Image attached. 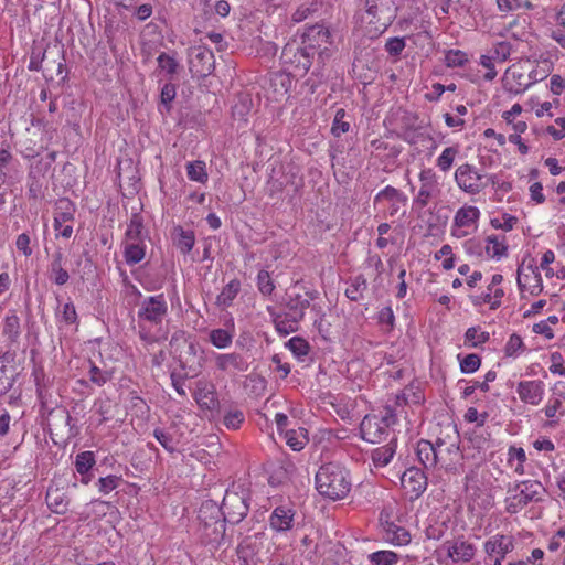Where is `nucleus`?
<instances>
[{
  "instance_id": "22",
  "label": "nucleus",
  "mask_w": 565,
  "mask_h": 565,
  "mask_svg": "<svg viewBox=\"0 0 565 565\" xmlns=\"http://www.w3.org/2000/svg\"><path fill=\"white\" fill-rule=\"evenodd\" d=\"M194 398L199 406L204 409L212 411L218 405L216 393L213 385L198 383Z\"/></svg>"
},
{
  "instance_id": "15",
  "label": "nucleus",
  "mask_w": 565,
  "mask_h": 565,
  "mask_svg": "<svg viewBox=\"0 0 565 565\" xmlns=\"http://www.w3.org/2000/svg\"><path fill=\"white\" fill-rule=\"evenodd\" d=\"M444 547L447 550L448 556L455 563L470 562L476 554V547L471 543L462 539H457L455 541H446L444 543Z\"/></svg>"
},
{
  "instance_id": "29",
  "label": "nucleus",
  "mask_w": 565,
  "mask_h": 565,
  "mask_svg": "<svg viewBox=\"0 0 565 565\" xmlns=\"http://www.w3.org/2000/svg\"><path fill=\"white\" fill-rule=\"evenodd\" d=\"M62 262H63L62 252H55L53 254V259L50 265V271H51L50 278L58 286L65 285L70 279V275L63 268Z\"/></svg>"
},
{
  "instance_id": "13",
  "label": "nucleus",
  "mask_w": 565,
  "mask_h": 565,
  "mask_svg": "<svg viewBox=\"0 0 565 565\" xmlns=\"http://www.w3.org/2000/svg\"><path fill=\"white\" fill-rule=\"evenodd\" d=\"M459 434L455 425L449 424L447 426L446 438L437 437L435 444V450L437 455V462L446 461V456L457 454L459 450L458 446Z\"/></svg>"
},
{
  "instance_id": "25",
  "label": "nucleus",
  "mask_w": 565,
  "mask_h": 565,
  "mask_svg": "<svg viewBox=\"0 0 565 565\" xmlns=\"http://www.w3.org/2000/svg\"><path fill=\"white\" fill-rule=\"evenodd\" d=\"M172 235L175 247L183 255H186L192 250L195 243V235L193 231H185L182 226H175Z\"/></svg>"
},
{
  "instance_id": "56",
  "label": "nucleus",
  "mask_w": 565,
  "mask_h": 565,
  "mask_svg": "<svg viewBox=\"0 0 565 565\" xmlns=\"http://www.w3.org/2000/svg\"><path fill=\"white\" fill-rule=\"evenodd\" d=\"M243 422H244V414H243V412H241L238 409L231 411L224 416V425L230 429L239 428V426Z\"/></svg>"
},
{
  "instance_id": "43",
  "label": "nucleus",
  "mask_w": 565,
  "mask_h": 565,
  "mask_svg": "<svg viewBox=\"0 0 565 565\" xmlns=\"http://www.w3.org/2000/svg\"><path fill=\"white\" fill-rule=\"evenodd\" d=\"M257 287L259 292L264 296H270L274 292L276 286L267 270H259L257 275Z\"/></svg>"
},
{
  "instance_id": "59",
  "label": "nucleus",
  "mask_w": 565,
  "mask_h": 565,
  "mask_svg": "<svg viewBox=\"0 0 565 565\" xmlns=\"http://www.w3.org/2000/svg\"><path fill=\"white\" fill-rule=\"evenodd\" d=\"M522 348H523V341H522L521 337L518 334H512L505 345L504 351L508 356H512V355L516 354V352L519 350H521Z\"/></svg>"
},
{
  "instance_id": "3",
  "label": "nucleus",
  "mask_w": 565,
  "mask_h": 565,
  "mask_svg": "<svg viewBox=\"0 0 565 565\" xmlns=\"http://www.w3.org/2000/svg\"><path fill=\"white\" fill-rule=\"evenodd\" d=\"M313 56L315 50L307 46L302 41L291 40L282 47L280 60L295 76H302L311 67Z\"/></svg>"
},
{
  "instance_id": "46",
  "label": "nucleus",
  "mask_w": 565,
  "mask_h": 565,
  "mask_svg": "<svg viewBox=\"0 0 565 565\" xmlns=\"http://www.w3.org/2000/svg\"><path fill=\"white\" fill-rule=\"evenodd\" d=\"M286 347L292 352L295 356L298 359H302L309 353V343L299 337L291 338L287 343Z\"/></svg>"
},
{
  "instance_id": "63",
  "label": "nucleus",
  "mask_w": 565,
  "mask_h": 565,
  "mask_svg": "<svg viewBox=\"0 0 565 565\" xmlns=\"http://www.w3.org/2000/svg\"><path fill=\"white\" fill-rule=\"evenodd\" d=\"M62 319L67 324H73V323H75L77 321L76 309H75V306L72 302H66L63 306Z\"/></svg>"
},
{
  "instance_id": "61",
  "label": "nucleus",
  "mask_w": 565,
  "mask_h": 565,
  "mask_svg": "<svg viewBox=\"0 0 565 565\" xmlns=\"http://www.w3.org/2000/svg\"><path fill=\"white\" fill-rule=\"evenodd\" d=\"M492 61L493 58L490 55H482L480 58V64L487 68V73L483 75L486 81H492L497 76V71L494 70Z\"/></svg>"
},
{
  "instance_id": "38",
  "label": "nucleus",
  "mask_w": 565,
  "mask_h": 565,
  "mask_svg": "<svg viewBox=\"0 0 565 565\" xmlns=\"http://www.w3.org/2000/svg\"><path fill=\"white\" fill-rule=\"evenodd\" d=\"M205 162L201 160L192 161L186 163V174L192 181L205 183L207 181V172L205 169Z\"/></svg>"
},
{
  "instance_id": "44",
  "label": "nucleus",
  "mask_w": 565,
  "mask_h": 565,
  "mask_svg": "<svg viewBox=\"0 0 565 565\" xmlns=\"http://www.w3.org/2000/svg\"><path fill=\"white\" fill-rule=\"evenodd\" d=\"M486 253L489 257L500 258L507 253V246L497 236H489L487 238Z\"/></svg>"
},
{
  "instance_id": "49",
  "label": "nucleus",
  "mask_w": 565,
  "mask_h": 565,
  "mask_svg": "<svg viewBox=\"0 0 565 565\" xmlns=\"http://www.w3.org/2000/svg\"><path fill=\"white\" fill-rule=\"evenodd\" d=\"M481 364V359L476 353L467 354L461 361H460V370L463 373H473L476 372Z\"/></svg>"
},
{
  "instance_id": "51",
  "label": "nucleus",
  "mask_w": 565,
  "mask_h": 565,
  "mask_svg": "<svg viewBox=\"0 0 565 565\" xmlns=\"http://www.w3.org/2000/svg\"><path fill=\"white\" fill-rule=\"evenodd\" d=\"M299 320H295V318H277L275 320L276 329L281 334H289L290 332H295L298 329Z\"/></svg>"
},
{
  "instance_id": "4",
  "label": "nucleus",
  "mask_w": 565,
  "mask_h": 565,
  "mask_svg": "<svg viewBox=\"0 0 565 565\" xmlns=\"http://www.w3.org/2000/svg\"><path fill=\"white\" fill-rule=\"evenodd\" d=\"M202 526L203 535L211 543H220L225 534V523L223 511L213 500L204 501L199 510L198 515Z\"/></svg>"
},
{
  "instance_id": "41",
  "label": "nucleus",
  "mask_w": 565,
  "mask_h": 565,
  "mask_svg": "<svg viewBox=\"0 0 565 565\" xmlns=\"http://www.w3.org/2000/svg\"><path fill=\"white\" fill-rule=\"evenodd\" d=\"M88 363H89V370H88L89 382H92L93 384H95L97 386H103L108 381H110V379H111L110 372L99 369L92 361H88Z\"/></svg>"
},
{
  "instance_id": "37",
  "label": "nucleus",
  "mask_w": 565,
  "mask_h": 565,
  "mask_svg": "<svg viewBox=\"0 0 565 565\" xmlns=\"http://www.w3.org/2000/svg\"><path fill=\"white\" fill-rule=\"evenodd\" d=\"M459 153L458 146L447 147L443 150L441 154L437 158L436 166L443 172H448L454 161Z\"/></svg>"
},
{
  "instance_id": "62",
  "label": "nucleus",
  "mask_w": 565,
  "mask_h": 565,
  "mask_svg": "<svg viewBox=\"0 0 565 565\" xmlns=\"http://www.w3.org/2000/svg\"><path fill=\"white\" fill-rule=\"evenodd\" d=\"M527 269L531 271L532 276L530 278L534 282H531V285L526 289L530 290L531 295H537L543 289L541 275L535 269H533L532 266H529Z\"/></svg>"
},
{
  "instance_id": "48",
  "label": "nucleus",
  "mask_w": 565,
  "mask_h": 565,
  "mask_svg": "<svg viewBox=\"0 0 565 565\" xmlns=\"http://www.w3.org/2000/svg\"><path fill=\"white\" fill-rule=\"evenodd\" d=\"M435 188V182L429 181L422 184L418 194L414 200V203L418 204L420 207L427 206L434 195Z\"/></svg>"
},
{
  "instance_id": "60",
  "label": "nucleus",
  "mask_w": 565,
  "mask_h": 565,
  "mask_svg": "<svg viewBox=\"0 0 565 565\" xmlns=\"http://www.w3.org/2000/svg\"><path fill=\"white\" fill-rule=\"evenodd\" d=\"M395 317L393 313V310L390 306L384 307L379 312V322L381 324H386L388 329H393L394 327Z\"/></svg>"
},
{
  "instance_id": "33",
  "label": "nucleus",
  "mask_w": 565,
  "mask_h": 565,
  "mask_svg": "<svg viewBox=\"0 0 565 565\" xmlns=\"http://www.w3.org/2000/svg\"><path fill=\"white\" fill-rule=\"evenodd\" d=\"M75 205L71 200L63 198L55 203L54 217L56 218V223H58V221L64 223L73 221Z\"/></svg>"
},
{
  "instance_id": "36",
  "label": "nucleus",
  "mask_w": 565,
  "mask_h": 565,
  "mask_svg": "<svg viewBox=\"0 0 565 565\" xmlns=\"http://www.w3.org/2000/svg\"><path fill=\"white\" fill-rule=\"evenodd\" d=\"M366 287V279L362 275L355 276L353 279H351L348 288L345 289V296L351 301H359L362 299Z\"/></svg>"
},
{
  "instance_id": "5",
  "label": "nucleus",
  "mask_w": 565,
  "mask_h": 565,
  "mask_svg": "<svg viewBox=\"0 0 565 565\" xmlns=\"http://www.w3.org/2000/svg\"><path fill=\"white\" fill-rule=\"evenodd\" d=\"M455 181L465 193L476 195L482 192L490 183L495 184V175L487 174L473 164H460L455 171Z\"/></svg>"
},
{
  "instance_id": "55",
  "label": "nucleus",
  "mask_w": 565,
  "mask_h": 565,
  "mask_svg": "<svg viewBox=\"0 0 565 565\" xmlns=\"http://www.w3.org/2000/svg\"><path fill=\"white\" fill-rule=\"evenodd\" d=\"M120 477L109 475L107 477L99 478L98 488L103 493H109L119 486Z\"/></svg>"
},
{
  "instance_id": "42",
  "label": "nucleus",
  "mask_w": 565,
  "mask_h": 565,
  "mask_svg": "<svg viewBox=\"0 0 565 565\" xmlns=\"http://www.w3.org/2000/svg\"><path fill=\"white\" fill-rule=\"evenodd\" d=\"M347 113L343 108L335 111L334 119L331 127V132L334 137H340L342 134L348 132L350 122L344 120Z\"/></svg>"
},
{
  "instance_id": "32",
  "label": "nucleus",
  "mask_w": 565,
  "mask_h": 565,
  "mask_svg": "<svg viewBox=\"0 0 565 565\" xmlns=\"http://www.w3.org/2000/svg\"><path fill=\"white\" fill-rule=\"evenodd\" d=\"M125 237L126 242H143V222L140 214H132Z\"/></svg>"
},
{
  "instance_id": "40",
  "label": "nucleus",
  "mask_w": 565,
  "mask_h": 565,
  "mask_svg": "<svg viewBox=\"0 0 565 565\" xmlns=\"http://www.w3.org/2000/svg\"><path fill=\"white\" fill-rule=\"evenodd\" d=\"M153 437L158 440V443L170 454L177 451L178 441L173 437L172 434L166 431L162 428H156L153 430Z\"/></svg>"
},
{
  "instance_id": "64",
  "label": "nucleus",
  "mask_w": 565,
  "mask_h": 565,
  "mask_svg": "<svg viewBox=\"0 0 565 565\" xmlns=\"http://www.w3.org/2000/svg\"><path fill=\"white\" fill-rule=\"evenodd\" d=\"M17 248L23 253L24 256L32 255V248L30 247V236L26 233H22L18 236L15 242Z\"/></svg>"
},
{
  "instance_id": "52",
  "label": "nucleus",
  "mask_w": 565,
  "mask_h": 565,
  "mask_svg": "<svg viewBox=\"0 0 565 565\" xmlns=\"http://www.w3.org/2000/svg\"><path fill=\"white\" fill-rule=\"evenodd\" d=\"M466 341L471 342L472 347L486 343L489 340L488 332H480L479 328L471 327L466 331Z\"/></svg>"
},
{
  "instance_id": "1",
  "label": "nucleus",
  "mask_w": 565,
  "mask_h": 565,
  "mask_svg": "<svg viewBox=\"0 0 565 565\" xmlns=\"http://www.w3.org/2000/svg\"><path fill=\"white\" fill-rule=\"evenodd\" d=\"M351 486L348 470L338 463H326L316 473V488L319 494L332 501L345 498Z\"/></svg>"
},
{
  "instance_id": "14",
  "label": "nucleus",
  "mask_w": 565,
  "mask_h": 565,
  "mask_svg": "<svg viewBox=\"0 0 565 565\" xmlns=\"http://www.w3.org/2000/svg\"><path fill=\"white\" fill-rule=\"evenodd\" d=\"M22 333L21 320L14 310H9L3 318L1 334L7 341V348L19 344Z\"/></svg>"
},
{
  "instance_id": "54",
  "label": "nucleus",
  "mask_w": 565,
  "mask_h": 565,
  "mask_svg": "<svg viewBox=\"0 0 565 565\" xmlns=\"http://www.w3.org/2000/svg\"><path fill=\"white\" fill-rule=\"evenodd\" d=\"M511 54V45L508 42H499L497 43L492 51H491V57L493 60H498L500 62H504L508 60V57Z\"/></svg>"
},
{
  "instance_id": "16",
  "label": "nucleus",
  "mask_w": 565,
  "mask_h": 565,
  "mask_svg": "<svg viewBox=\"0 0 565 565\" xmlns=\"http://www.w3.org/2000/svg\"><path fill=\"white\" fill-rule=\"evenodd\" d=\"M401 484L406 491L418 497L426 489L427 478L420 469L411 467L402 475Z\"/></svg>"
},
{
  "instance_id": "18",
  "label": "nucleus",
  "mask_w": 565,
  "mask_h": 565,
  "mask_svg": "<svg viewBox=\"0 0 565 565\" xmlns=\"http://www.w3.org/2000/svg\"><path fill=\"white\" fill-rule=\"evenodd\" d=\"M516 392L522 402L539 405L542 401L544 388L540 381H523L518 384Z\"/></svg>"
},
{
  "instance_id": "6",
  "label": "nucleus",
  "mask_w": 565,
  "mask_h": 565,
  "mask_svg": "<svg viewBox=\"0 0 565 565\" xmlns=\"http://www.w3.org/2000/svg\"><path fill=\"white\" fill-rule=\"evenodd\" d=\"M138 306L137 316L140 326L142 322L161 324L168 316V302L163 294L147 297Z\"/></svg>"
},
{
  "instance_id": "50",
  "label": "nucleus",
  "mask_w": 565,
  "mask_h": 565,
  "mask_svg": "<svg viewBox=\"0 0 565 565\" xmlns=\"http://www.w3.org/2000/svg\"><path fill=\"white\" fill-rule=\"evenodd\" d=\"M445 62L448 67H459L468 62L467 54L459 50H450L446 53Z\"/></svg>"
},
{
  "instance_id": "7",
  "label": "nucleus",
  "mask_w": 565,
  "mask_h": 565,
  "mask_svg": "<svg viewBox=\"0 0 565 565\" xmlns=\"http://www.w3.org/2000/svg\"><path fill=\"white\" fill-rule=\"evenodd\" d=\"M215 57L205 45H195L189 49V71L193 77L204 78L213 73Z\"/></svg>"
},
{
  "instance_id": "27",
  "label": "nucleus",
  "mask_w": 565,
  "mask_h": 565,
  "mask_svg": "<svg viewBox=\"0 0 565 565\" xmlns=\"http://www.w3.org/2000/svg\"><path fill=\"white\" fill-rule=\"evenodd\" d=\"M513 548V542L511 537L507 536H494L492 540H489L484 544V551L488 555L498 554L501 558H504L505 554H508Z\"/></svg>"
},
{
  "instance_id": "12",
  "label": "nucleus",
  "mask_w": 565,
  "mask_h": 565,
  "mask_svg": "<svg viewBox=\"0 0 565 565\" xmlns=\"http://www.w3.org/2000/svg\"><path fill=\"white\" fill-rule=\"evenodd\" d=\"M480 216V211L476 206H463L456 212L452 225V235L465 237L469 234L467 228L473 227Z\"/></svg>"
},
{
  "instance_id": "11",
  "label": "nucleus",
  "mask_w": 565,
  "mask_h": 565,
  "mask_svg": "<svg viewBox=\"0 0 565 565\" xmlns=\"http://www.w3.org/2000/svg\"><path fill=\"white\" fill-rule=\"evenodd\" d=\"M387 418H380L376 415H366L360 424L362 438L369 443L376 444L387 434Z\"/></svg>"
},
{
  "instance_id": "19",
  "label": "nucleus",
  "mask_w": 565,
  "mask_h": 565,
  "mask_svg": "<svg viewBox=\"0 0 565 565\" xmlns=\"http://www.w3.org/2000/svg\"><path fill=\"white\" fill-rule=\"evenodd\" d=\"M302 42L315 50V54L317 53V49L322 44H331V33L330 31L320 24H315L308 28V30L302 34Z\"/></svg>"
},
{
  "instance_id": "8",
  "label": "nucleus",
  "mask_w": 565,
  "mask_h": 565,
  "mask_svg": "<svg viewBox=\"0 0 565 565\" xmlns=\"http://www.w3.org/2000/svg\"><path fill=\"white\" fill-rule=\"evenodd\" d=\"M223 518L232 524L239 523L248 513L249 505L244 493L227 490L222 502Z\"/></svg>"
},
{
  "instance_id": "35",
  "label": "nucleus",
  "mask_w": 565,
  "mask_h": 565,
  "mask_svg": "<svg viewBox=\"0 0 565 565\" xmlns=\"http://www.w3.org/2000/svg\"><path fill=\"white\" fill-rule=\"evenodd\" d=\"M125 259L129 265L141 262L145 257L143 242H125Z\"/></svg>"
},
{
  "instance_id": "23",
  "label": "nucleus",
  "mask_w": 565,
  "mask_h": 565,
  "mask_svg": "<svg viewBox=\"0 0 565 565\" xmlns=\"http://www.w3.org/2000/svg\"><path fill=\"white\" fill-rule=\"evenodd\" d=\"M294 513L285 507H277L270 515V526L273 530L281 532L291 529Z\"/></svg>"
},
{
  "instance_id": "17",
  "label": "nucleus",
  "mask_w": 565,
  "mask_h": 565,
  "mask_svg": "<svg viewBox=\"0 0 565 565\" xmlns=\"http://www.w3.org/2000/svg\"><path fill=\"white\" fill-rule=\"evenodd\" d=\"M317 297L316 291H307L305 295L294 294L288 296L287 308L289 310L288 317L295 320H301L305 316V310L309 308L310 302Z\"/></svg>"
},
{
  "instance_id": "26",
  "label": "nucleus",
  "mask_w": 565,
  "mask_h": 565,
  "mask_svg": "<svg viewBox=\"0 0 565 565\" xmlns=\"http://www.w3.org/2000/svg\"><path fill=\"white\" fill-rule=\"evenodd\" d=\"M416 454L418 460L425 468H434L438 463L435 444L430 443L429 440L420 439L417 443Z\"/></svg>"
},
{
  "instance_id": "34",
  "label": "nucleus",
  "mask_w": 565,
  "mask_h": 565,
  "mask_svg": "<svg viewBox=\"0 0 565 565\" xmlns=\"http://www.w3.org/2000/svg\"><path fill=\"white\" fill-rule=\"evenodd\" d=\"M396 451V445L394 441L388 443L385 446L379 447L372 451V460L375 467H385L390 463Z\"/></svg>"
},
{
  "instance_id": "9",
  "label": "nucleus",
  "mask_w": 565,
  "mask_h": 565,
  "mask_svg": "<svg viewBox=\"0 0 565 565\" xmlns=\"http://www.w3.org/2000/svg\"><path fill=\"white\" fill-rule=\"evenodd\" d=\"M386 201L387 202V213L390 217H395L397 215L404 216L406 213V204L407 196L395 189L394 186L387 185L382 191H380L375 196V202Z\"/></svg>"
},
{
  "instance_id": "24",
  "label": "nucleus",
  "mask_w": 565,
  "mask_h": 565,
  "mask_svg": "<svg viewBox=\"0 0 565 565\" xmlns=\"http://www.w3.org/2000/svg\"><path fill=\"white\" fill-rule=\"evenodd\" d=\"M46 503L52 512L64 514L67 511L68 499L60 488L50 487L46 492Z\"/></svg>"
},
{
  "instance_id": "31",
  "label": "nucleus",
  "mask_w": 565,
  "mask_h": 565,
  "mask_svg": "<svg viewBox=\"0 0 565 565\" xmlns=\"http://www.w3.org/2000/svg\"><path fill=\"white\" fill-rule=\"evenodd\" d=\"M174 55L175 52L173 54L161 52L157 57L158 68L164 72L170 79H173L181 67Z\"/></svg>"
},
{
  "instance_id": "28",
  "label": "nucleus",
  "mask_w": 565,
  "mask_h": 565,
  "mask_svg": "<svg viewBox=\"0 0 565 565\" xmlns=\"http://www.w3.org/2000/svg\"><path fill=\"white\" fill-rule=\"evenodd\" d=\"M270 87L278 96H285L291 88L294 77L291 72H275L270 75Z\"/></svg>"
},
{
  "instance_id": "53",
  "label": "nucleus",
  "mask_w": 565,
  "mask_h": 565,
  "mask_svg": "<svg viewBox=\"0 0 565 565\" xmlns=\"http://www.w3.org/2000/svg\"><path fill=\"white\" fill-rule=\"evenodd\" d=\"M383 7V0H365L366 13L372 18L370 22H373L374 20H381Z\"/></svg>"
},
{
  "instance_id": "2",
  "label": "nucleus",
  "mask_w": 565,
  "mask_h": 565,
  "mask_svg": "<svg viewBox=\"0 0 565 565\" xmlns=\"http://www.w3.org/2000/svg\"><path fill=\"white\" fill-rule=\"evenodd\" d=\"M544 487L536 480H524L509 486L505 498V510L510 514H515L523 510L529 503L540 500Z\"/></svg>"
},
{
  "instance_id": "10",
  "label": "nucleus",
  "mask_w": 565,
  "mask_h": 565,
  "mask_svg": "<svg viewBox=\"0 0 565 565\" xmlns=\"http://www.w3.org/2000/svg\"><path fill=\"white\" fill-rule=\"evenodd\" d=\"M536 78L532 76V73L525 74L519 67H510L507 70L505 75L503 77V88L514 95H519L525 92Z\"/></svg>"
},
{
  "instance_id": "21",
  "label": "nucleus",
  "mask_w": 565,
  "mask_h": 565,
  "mask_svg": "<svg viewBox=\"0 0 565 565\" xmlns=\"http://www.w3.org/2000/svg\"><path fill=\"white\" fill-rule=\"evenodd\" d=\"M381 523L385 532V540L394 545H405L411 542L409 532L395 524L392 521L381 518Z\"/></svg>"
},
{
  "instance_id": "57",
  "label": "nucleus",
  "mask_w": 565,
  "mask_h": 565,
  "mask_svg": "<svg viewBox=\"0 0 565 565\" xmlns=\"http://www.w3.org/2000/svg\"><path fill=\"white\" fill-rule=\"evenodd\" d=\"M175 94L177 86L172 83H166L161 88L160 99L168 110L170 109L171 102L175 98Z\"/></svg>"
},
{
  "instance_id": "45",
  "label": "nucleus",
  "mask_w": 565,
  "mask_h": 565,
  "mask_svg": "<svg viewBox=\"0 0 565 565\" xmlns=\"http://www.w3.org/2000/svg\"><path fill=\"white\" fill-rule=\"evenodd\" d=\"M369 558L374 565H394L398 561L397 554L392 551H377L370 554Z\"/></svg>"
},
{
  "instance_id": "39",
  "label": "nucleus",
  "mask_w": 565,
  "mask_h": 565,
  "mask_svg": "<svg viewBox=\"0 0 565 565\" xmlns=\"http://www.w3.org/2000/svg\"><path fill=\"white\" fill-rule=\"evenodd\" d=\"M233 333L226 329H213L210 332V341L217 349H225L232 344Z\"/></svg>"
},
{
  "instance_id": "30",
  "label": "nucleus",
  "mask_w": 565,
  "mask_h": 565,
  "mask_svg": "<svg viewBox=\"0 0 565 565\" xmlns=\"http://www.w3.org/2000/svg\"><path fill=\"white\" fill-rule=\"evenodd\" d=\"M241 286L238 279H232L217 296L216 305L220 307H230L241 291Z\"/></svg>"
},
{
  "instance_id": "47",
  "label": "nucleus",
  "mask_w": 565,
  "mask_h": 565,
  "mask_svg": "<svg viewBox=\"0 0 565 565\" xmlns=\"http://www.w3.org/2000/svg\"><path fill=\"white\" fill-rule=\"evenodd\" d=\"M95 463V456L92 451H83L76 456L75 467L78 473L85 475Z\"/></svg>"
},
{
  "instance_id": "20",
  "label": "nucleus",
  "mask_w": 565,
  "mask_h": 565,
  "mask_svg": "<svg viewBox=\"0 0 565 565\" xmlns=\"http://www.w3.org/2000/svg\"><path fill=\"white\" fill-rule=\"evenodd\" d=\"M214 360L216 367L223 372H243L247 369L244 358L235 352L216 354Z\"/></svg>"
},
{
  "instance_id": "58",
  "label": "nucleus",
  "mask_w": 565,
  "mask_h": 565,
  "mask_svg": "<svg viewBox=\"0 0 565 565\" xmlns=\"http://www.w3.org/2000/svg\"><path fill=\"white\" fill-rule=\"evenodd\" d=\"M405 49V41L402 38H391L385 44V50L390 55L397 56Z\"/></svg>"
}]
</instances>
